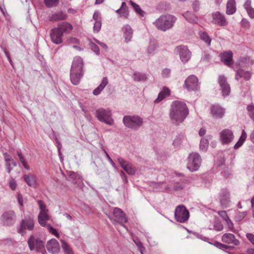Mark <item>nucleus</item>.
Listing matches in <instances>:
<instances>
[{
	"instance_id": "obj_1",
	"label": "nucleus",
	"mask_w": 254,
	"mask_h": 254,
	"mask_svg": "<svg viewBox=\"0 0 254 254\" xmlns=\"http://www.w3.org/2000/svg\"><path fill=\"white\" fill-rule=\"evenodd\" d=\"M188 114L189 109L185 103L178 100L172 103L169 117L173 124L178 125L183 123Z\"/></svg>"
},
{
	"instance_id": "obj_2",
	"label": "nucleus",
	"mask_w": 254,
	"mask_h": 254,
	"mask_svg": "<svg viewBox=\"0 0 254 254\" xmlns=\"http://www.w3.org/2000/svg\"><path fill=\"white\" fill-rule=\"evenodd\" d=\"M83 62L81 57L77 56L73 59L70 68V78L74 85L78 84L83 76Z\"/></svg>"
},
{
	"instance_id": "obj_3",
	"label": "nucleus",
	"mask_w": 254,
	"mask_h": 254,
	"mask_svg": "<svg viewBox=\"0 0 254 254\" xmlns=\"http://www.w3.org/2000/svg\"><path fill=\"white\" fill-rule=\"evenodd\" d=\"M177 20V17L172 14L161 15L153 23L155 27L159 30L166 31L171 29Z\"/></svg>"
},
{
	"instance_id": "obj_4",
	"label": "nucleus",
	"mask_w": 254,
	"mask_h": 254,
	"mask_svg": "<svg viewBox=\"0 0 254 254\" xmlns=\"http://www.w3.org/2000/svg\"><path fill=\"white\" fill-rule=\"evenodd\" d=\"M124 125L127 128L137 130L143 124V120L138 116H125L123 120Z\"/></svg>"
},
{
	"instance_id": "obj_5",
	"label": "nucleus",
	"mask_w": 254,
	"mask_h": 254,
	"mask_svg": "<svg viewBox=\"0 0 254 254\" xmlns=\"http://www.w3.org/2000/svg\"><path fill=\"white\" fill-rule=\"evenodd\" d=\"M27 243L31 251L36 250L37 252H40L44 254L46 253L44 248V242L40 238L31 236Z\"/></svg>"
},
{
	"instance_id": "obj_6",
	"label": "nucleus",
	"mask_w": 254,
	"mask_h": 254,
	"mask_svg": "<svg viewBox=\"0 0 254 254\" xmlns=\"http://www.w3.org/2000/svg\"><path fill=\"white\" fill-rule=\"evenodd\" d=\"M174 215L177 221L184 223L188 220L190 217V213L185 206L180 205L176 207Z\"/></svg>"
},
{
	"instance_id": "obj_7",
	"label": "nucleus",
	"mask_w": 254,
	"mask_h": 254,
	"mask_svg": "<svg viewBox=\"0 0 254 254\" xmlns=\"http://www.w3.org/2000/svg\"><path fill=\"white\" fill-rule=\"evenodd\" d=\"M111 113L109 109L100 108L95 112V116L101 122L110 125L113 124V120L111 118Z\"/></svg>"
},
{
	"instance_id": "obj_8",
	"label": "nucleus",
	"mask_w": 254,
	"mask_h": 254,
	"mask_svg": "<svg viewBox=\"0 0 254 254\" xmlns=\"http://www.w3.org/2000/svg\"><path fill=\"white\" fill-rule=\"evenodd\" d=\"M201 163V159L198 153H190L188 157L187 168L190 171H196L199 168Z\"/></svg>"
},
{
	"instance_id": "obj_9",
	"label": "nucleus",
	"mask_w": 254,
	"mask_h": 254,
	"mask_svg": "<svg viewBox=\"0 0 254 254\" xmlns=\"http://www.w3.org/2000/svg\"><path fill=\"white\" fill-rule=\"evenodd\" d=\"M38 203L40 209V212L38 217V222L43 227L47 226L46 222L49 220L48 209H47L46 206L42 200H38Z\"/></svg>"
},
{
	"instance_id": "obj_10",
	"label": "nucleus",
	"mask_w": 254,
	"mask_h": 254,
	"mask_svg": "<svg viewBox=\"0 0 254 254\" xmlns=\"http://www.w3.org/2000/svg\"><path fill=\"white\" fill-rule=\"evenodd\" d=\"M211 23L220 27H224L228 24L225 15L219 11H215L212 13Z\"/></svg>"
},
{
	"instance_id": "obj_11",
	"label": "nucleus",
	"mask_w": 254,
	"mask_h": 254,
	"mask_svg": "<svg viewBox=\"0 0 254 254\" xmlns=\"http://www.w3.org/2000/svg\"><path fill=\"white\" fill-rule=\"evenodd\" d=\"M184 86L189 91H195L198 89V80L196 76L191 75L185 80Z\"/></svg>"
},
{
	"instance_id": "obj_12",
	"label": "nucleus",
	"mask_w": 254,
	"mask_h": 254,
	"mask_svg": "<svg viewBox=\"0 0 254 254\" xmlns=\"http://www.w3.org/2000/svg\"><path fill=\"white\" fill-rule=\"evenodd\" d=\"M34 227V223L32 219H25L21 220L19 227L18 229V233L21 235L25 234V230L32 231Z\"/></svg>"
},
{
	"instance_id": "obj_13",
	"label": "nucleus",
	"mask_w": 254,
	"mask_h": 254,
	"mask_svg": "<svg viewBox=\"0 0 254 254\" xmlns=\"http://www.w3.org/2000/svg\"><path fill=\"white\" fill-rule=\"evenodd\" d=\"M176 51L179 54L180 59L183 63H187L191 58V53L186 46H177Z\"/></svg>"
},
{
	"instance_id": "obj_14",
	"label": "nucleus",
	"mask_w": 254,
	"mask_h": 254,
	"mask_svg": "<svg viewBox=\"0 0 254 254\" xmlns=\"http://www.w3.org/2000/svg\"><path fill=\"white\" fill-rule=\"evenodd\" d=\"M218 83L221 88L222 95L223 96L229 95L231 89L226 77L224 75H220L218 78Z\"/></svg>"
},
{
	"instance_id": "obj_15",
	"label": "nucleus",
	"mask_w": 254,
	"mask_h": 254,
	"mask_svg": "<svg viewBox=\"0 0 254 254\" xmlns=\"http://www.w3.org/2000/svg\"><path fill=\"white\" fill-rule=\"evenodd\" d=\"M15 214L14 211L9 210L4 213L1 216V220L4 225H12L15 222Z\"/></svg>"
},
{
	"instance_id": "obj_16",
	"label": "nucleus",
	"mask_w": 254,
	"mask_h": 254,
	"mask_svg": "<svg viewBox=\"0 0 254 254\" xmlns=\"http://www.w3.org/2000/svg\"><path fill=\"white\" fill-rule=\"evenodd\" d=\"M230 192L226 189H223L219 193V201L221 205L225 208L227 207L230 202Z\"/></svg>"
},
{
	"instance_id": "obj_17",
	"label": "nucleus",
	"mask_w": 254,
	"mask_h": 254,
	"mask_svg": "<svg viewBox=\"0 0 254 254\" xmlns=\"http://www.w3.org/2000/svg\"><path fill=\"white\" fill-rule=\"evenodd\" d=\"M50 35L52 42L57 45L62 43L64 35L57 27L51 30Z\"/></svg>"
},
{
	"instance_id": "obj_18",
	"label": "nucleus",
	"mask_w": 254,
	"mask_h": 254,
	"mask_svg": "<svg viewBox=\"0 0 254 254\" xmlns=\"http://www.w3.org/2000/svg\"><path fill=\"white\" fill-rule=\"evenodd\" d=\"M210 114L214 119H221L225 114V109L219 105H213L210 109Z\"/></svg>"
},
{
	"instance_id": "obj_19",
	"label": "nucleus",
	"mask_w": 254,
	"mask_h": 254,
	"mask_svg": "<svg viewBox=\"0 0 254 254\" xmlns=\"http://www.w3.org/2000/svg\"><path fill=\"white\" fill-rule=\"evenodd\" d=\"M233 138V133L229 129H225L220 132V139L223 144L230 143Z\"/></svg>"
},
{
	"instance_id": "obj_20",
	"label": "nucleus",
	"mask_w": 254,
	"mask_h": 254,
	"mask_svg": "<svg viewBox=\"0 0 254 254\" xmlns=\"http://www.w3.org/2000/svg\"><path fill=\"white\" fill-rule=\"evenodd\" d=\"M113 215L116 218V220L121 225H124L127 222V219L126 214L121 209L118 207L114 208Z\"/></svg>"
},
{
	"instance_id": "obj_21",
	"label": "nucleus",
	"mask_w": 254,
	"mask_h": 254,
	"mask_svg": "<svg viewBox=\"0 0 254 254\" xmlns=\"http://www.w3.org/2000/svg\"><path fill=\"white\" fill-rule=\"evenodd\" d=\"M46 248L48 251L52 254H57L60 252V246L58 242L55 239L48 241Z\"/></svg>"
},
{
	"instance_id": "obj_22",
	"label": "nucleus",
	"mask_w": 254,
	"mask_h": 254,
	"mask_svg": "<svg viewBox=\"0 0 254 254\" xmlns=\"http://www.w3.org/2000/svg\"><path fill=\"white\" fill-rule=\"evenodd\" d=\"M221 240L223 242L228 244H233L235 246H238L240 245V241L236 239L234 235L231 233H225L221 237Z\"/></svg>"
},
{
	"instance_id": "obj_23",
	"label": "nucleus",
	"mask_w": 254,
	"mask_h": 254,
	"mask_svg": "<svg viewBox=\"0 0 254 254\" xmlns=\"http://www.w3.org/2000/svg\"><path fill=\"white\" fill-rule=\"evenodd\" d=\"M57 28L61 31L63 35L70 33L73 29L72 25L67 22H62L59 23Z\"/></svg>"
},
{
	"instance_id": "obj_24",
	"label": "nucleus",
	"mask_w": 254,
	"mask_h": 254,
	"mask_svg": "<svg viewBox=\"0 0 254 254\" xmlns=\"http://www.w3.org/2000/svg\"><path fill=\"white\" fill-rule=\"evenodd\" d=\"M233 53L231 51L225 52L221 54V60L225 64L230 66L232 64Z\"/></svg>"
},
{
	"instance_id": "obj_25",
	"label": "nucleus",
	"mask_w": 254,
	"mask_h": 254,
	"mask_svg": "<svg viewBox=\"0 0 254 254\" xmlns=\"http://www.w3.org/2000/svg\"><path fill=\"white\" fill-rule=\"evenodd\" d=\"M116 12L120 16L127 19L129 15V11L127 6L125 2H123L121 7L116 10Z\"/></svg>"
},
{
	"instance_id": "obj_26",
	"label": "nucleus",
	"mask_w": 254,
	"mask_h": 254,
	"mask_svg": "<svg viewBox=\"0 0 254 254\" xmlns=\"http://www.w3.org/2000/svg\"><path fill=\"white\" fill-rule=\"evenodd\" d=\"M122 31L126 42L130 41L133 34V30L131 27L129 25L127 24L123 27Z\"/></svg>"
},
{
	"instance_id": "obj_27",
	"label": "nucleus",
	"mask_w": 254,
	"mask_h": 254,
	"mask_svg": "<svg viewBox=\"0 0 254 254\" xmlns=\"http://www.w3.org/2000/svg\"><path fill=\"white\" fill-rule=\"evenodd\" d=\"M67 18V15L61 11L52 14L50 17V20L51 21H57L65 20Z\"/></svg>"
},
{
	"instance_id": "obj_28",
	"label": "nucleus",
	"mask_w": 254,
	"mask_h": 254,
	"mask_svg": "<svg viewBox=\"0 0 254 254\" xmlns=\"http://www.w3.org/2000/svg\"><path fill=\"white\" fill-rule=\"evenodd\" d=\"M236 11V4L235 0H228L226 4V13L228 15L233 14Z\"/></svg>"
},
{
	"instance_id": "obj_29",
	"label": "nucleus",
	"mask_w": 254,
	"mask_h": 254,
	"mask_svg": "<svg viewBox=\"0 0 254 254\" xmlns=\"http://www.w3.org/2000/svg\"><path fill=\"white\" fill-rule=\"evenodd\" d=\"M170 94V90L166 87H164L162 91L159 93L157 99L154 101V103H159L160 102L162 101L165 97L169 96Z\"/></svg>"
},
{
	"instance_id": "obj_30",
	"label": "nucleus",
	"mask_w": 254,
	"mask_h": 254,
	"mask_svg": "<svg viewBox=\"0 0 254 254\" xmlns=\"http://www.w3.org/2000/svg\"><path fill=\"white\" fill-rule=\"evenodd\" d=\"M108 84V78L107 77H103L100 84L93 90V94L94 95H99Z\"/></svg>"
},
{
	"instance_id": "obj_31",
	"label": "nucleus",
	"mask_w": 254,
	"mask_h": 254,
	"mask_svg": "<svg viewBox=\"0 0 254 254\" xmlns=\"http://www.w3.org/2000/svg\"><path fill=\"white\" fill-rule=\"evenodd\" d=\"M24 180L28 186L35 188L36 186V180L34 175L31 174L30 175H24Z\"/></svg>"
},
{
	"instance_id": "obj_32",
	"label": "nucleus",
	"mask_w": 254,
	"mask_h": 254,
	"mask_svg": "<svg viewBox=\"0 0 254 254\" xmlns=\"http://www.w3.org/2000/svg\"><path fill=\"white\" fill-rule=\"evenodd\" d=\"M251 77V74L250 72L245 71L243 69H239L236 75V79L238 80L240 78H244L245 80H248Z\"/></svg>"
},
{
	"instance_id": "obj_33",
	"label": "nucleus",
	"mask_w": 254,
	"mask_h": 254,
	"mask_svg": "<svg viewBox=\"0 0 254 254\" xmlns=\"http://www.w3.org/2000/svg\"><path fill=\"white\" fill-rule=\"evenodd\" d=\"M184 18L190 23H196L198 21V18L193 13L187 11L182 14Z\"/></svg>"
},
{
	"instance_id": "obj_34",
	"label": "nucleus",
	"mask_w": 254,
	"mask_h": 254,
	"mask_svg": "<svg viewBox=\"0 0 254 254\" xmlns=\"http://www.w3.org/2000/svg\"><path fill=\"white\" fill-rule=\"evenodd\" d=\"M247 137V133L244 130H242L241 135L238 142L234 145V148L236 149L242 145Z\"/></svg>"
},
{
	"instance_id": "obj_35",
	"label": "nucleus",
	"mask_w": 254,
	"mask_h": 254,
	"mask_svg": "<svg viewBox=\"0 0 254 254\" xmlns=\"http://www.w3.org/2000/svg\"><path fill=\"white\" fill-rule=\"evenodd\" d=\"M132 77L135 81H144L147 78L145 74L137 72L133 73Z\"/></svg>"
},
{
	"instance_id": "obj_36",
	"label": "nucleus",
	"mask_w": 254,
	"mask_h": 254,
	"mask_svg": "<svg viewBox=\"0 0 254 254\" xmlns=\"http://www.w3.org/2000/svg\"><path fill=\"white\" fill-rule=\"evenodd\" d=\"M17 155L19 158V161L22 164L23 167L27 170H30L29 166L27 165V162L23 155H22L21 152L20 151H17Z\"/></svg>"
},
{
	"instance_id": "obj_37",
	"label": "nucleus",
	"mask_w": 254,
	"mask_h": 254,
	"mask_svg": "<svg viewBox=\"0 0 254 254\" xmlns=\"http://www.w3.org/2000/svg\"><path fill=\"white\" fill-rule=\"evenodd\" d=\"M62 247L65 254H74L69 246L64 240H61Z\"/></svg>"
},
{
	"instance_id": "obj_38",
	"label": "nucleus",
	"mask_w": 254,
	"mask_h": 254,
	"mask_svg": "<svg viewBox=\"0 0 254 254\" xmlns=\"http://www.w3.org/2000/svg\"><path fill=\"white\" fill-rule=\"evenodd\" d=\"M123 169L129 175H134L136 171L135 168L133 167L132 164L130 163L123 168Z\"/></svg>"
},
{
	"instance_id": "obj_39",
	"label": "nucleus",
	"mask_w": 254,
	"mask_h": 254,
	"mask_svg": "<svg viewBox=\"0 0 254 254\" xmlns=\"http://www.w3.org/2000/svg\"><path fill=\"white\" fill-rule=\"evenodd\" d=\"M200 37L202 40L205 42L208 46H210L211 42V39L208 35L205 32L200 33Z\"/></svg>"
},
{
	"instance_id": "obj_40",
	"label": "nucleus",
	"mask_w": 254,
	"mask_h": 254,
	"mask_svg": "<svg viewBox=\"0 0 254 254\" xmlns=\"http://www.w3.org/2000/svg\"><path fill=\"white\" fill-rule=\"evenodd\" d=\"M130 4L133 7L135 12L139 14L140 16H143L144 15V11L141 9L140 6L136 3H134L131 0L129 1Z\"/></svg>"
},
{
	"instance_id": "obj_41",
	"label": "nucleus",
	"mask_w": 254,
	"mask_h": 254,
	"mask_svg": "<svg viewBox=\"0 0 254 254\" xmlns=\"http://www.w3.org/2000/svg\"><path fill=\"white\" fill-rule=\"evenodd\" d=\"M3 155L5 163L11 162V164L13 167H16L17 166L16 163L11 158L9 154H8L7 152H4L3 153Z\"/></svg>"
},
{
	"instance_id": "obj_42",
	"label": "nucleus",
	"mask_w": 254,
	"mask_h": 254,
	"mask_svg": "<svg viewBox=\"0 0 254 254\" xmlns=\"http://www.w3.org/2000/svg\"><path fill=\"white\" fill-rule=\"evenodd\" d=\"M208 141L207 139L203 138L200 142V149L202 151H205L208 146Z\"/></svg>"
},
{
	"instance_id": "obj_43",
	"label": "nucleus",
	"mask_w": 254,
	"mask_h": 254,
	"mask_svg": "<svg viewBox=\"0 0 254 254\" xmlns=\"http://www.w3.org/2000/svg\"><path fill=\"white\" fill-rule=\"evenodd\" d=\"M69 178L72 179L75 183L82 179L81 176L75 172H70L69 175Z\"/></svg>"
},
{
	"instance_id": "obj_44",
	"label": "nucleus",
	"mask_w": 254,
	"mask_h": 254,
	"mask_svg": "<svg viewBox=\"0 0 254 254\" xmlns=\"http://www.w3.org/2000/svg\"><path fill=\"white\" fill-rule=\"evenodd\" d=\"M247 110L249 117L254 122V105L253 104L248 105Z\"/></svg>"
},
{
	"instance_id": "obj_45",
	"label": "nucleus",
	"mask_w": 254,
	"mask_h": 254,
	"mask_svg": "<svg viewBox=\"0 0 254 254\" xmlns=\"http://www.w3.org/2000/svg\"><path fill=\"white\" fill-rule=\"evenodd\" d=\"M46 6L49 8L56 6L58 3L59 0H44Z\"/></svg>"
},
{
	"instance_id": "obj_46",
	"label": "nucleus",
	"mask_w": 254,
	"mask_h": 254,
	"mask_svg": "<svg viewBox=\"0 0 254 254\" xmlns=\"http://www.w3.org/2000/svg\"><path fill=\"white\" fill-rule=\"evenodd\" d=\"M156 49V45L154 43H151L147 49V53L149 55H153Z\"/></svg>"
},
{
	"instance_id": "obj_47",
	"label": "nucleus",
	"mask_w": 254,
	"mask_h": 254,
	"mask_svg": "<svg viewBox=\"0 0 254 254\" xmlns=\"http://www.w3.org/2000/svg\"><path fill=\"white\" fill-rule=\"evenodd\" d=\"M223 229V224L219 221H215L213 225V229L217 231H221Z\"/></svg>"
},
{
	"instance_id": "obj_48",
	"label": "nucleus",
	"mask_w": 254,
	"mask_h": 254,
	"mask_svg": "<svg viewBox=\"0 0 254 254\" xmlns=\"http://www.w3.org/2000/svg\"><path fill=\"white\" fill-rule=\"evenodd\" d=\"M102 25L101 20H98L97 21H95L94 27H93V31L95 33H98L101 29Z\"/></svg>"
},
{
	"instance_id": "obj_49",
	"label": "nucleus",
	"mask_w": 254,
	"mask_h": 254,
	"mask_svg": "<svg viewBox=\"0 0 254 254\" xmlns=\"http://www.w3.org/2000/svg\"><path fill=\"white\" fill-rule=\"evenodd\" d=\"M47 227L50 233L55 235L57 238H59V234L55 228H53L50 225H48Z\"/></svg>"
},
{
	"instance_id": "obj_50",
	"label": "nucleus",
	"mask_w": 254,
	"mask_h": 254,
	"mask_svg": "<svg viewBox=\"0 0 254 254\" xmlns=\"http://www.w3.org/2000/svg\"><path fill=\"white\" fill-rule=\"evenodd\" d=\"M118 162L123 169L129 163V162L125 160L122 157H119L118 158Z\"/></svg>"
},
{
	"instance_id": "obj_51",
	"label": "nucleus",
	"mask_w": 254,
	"mask_h": 254,
	"mask_svg": "<svg viewBox=\"0 0 254 254\" xmlns=\"http://www.w3.org/2000/svg\"><path fill=\"white\" fill-rule=\"evenodd\" d=\"M225 222L226 223L228 229L232 232H235V230L234 227L233 223L232 222L230 219L229 218L227 219L225 221Z\"/></svg>"
},
{
	"instance_id": "obj_52",
	"label": "nucleus",
	"mask_w": 254,
	"mask_h": 254,
	"mask_svg": "<svg viewBox=\"0 0 254 254\" xmlns=\"http://www.w3.org/2000/svg\"><path fill=\"white\" fill-rule=\"evenodd\" d=\"M214 246L216 247L217 248L221 249V250H224V249H228L230 248V246L220 243L219 242H215L214 244Z\"/></svg>"
},
{
	"instance_id": "obj_53",
	"label": "nucleus",
	"mask_w": 254,
	"mask_h": 254,
	"mask_svg": "<svg viewBox=\"0 0 254 254\" xmlns=\"http://www.w3.org/2000/svg\"><path fill=\"white\" fill-rule=\"evenodd\" d=\"M9 186L10 189L14 190L16 189L17 187V184L15 180L13 178H11L9 181Z\"/></svg>"
},
{
	"instance_id": "obj_54",
	"label": "nucleus",
	"mask_w": 254,
	"mask_h": 254,
	"mask_svg": "<svg viewBox=\"0 0 254 254\" xmlns=\"http://www.w3.org/2000/svg\"><path fill=\"white\" fill-rule=\"evenodd\" d=\"M90 48L91 50L95 52L97 55H99L100 53V49L99 47L94 43H92L90 44Z\"/></svg>"
},
{
	"instance_id": "obj_55",
	"label": "nucleus",
	"mask_w": 254,
	"mask_h": 254,
	"mask_svg": "<svg viewBox=\"0 0 254 254\" xmlns=\"http://www.w3.org/2000/svg\"><path fill=\"white\" fill-rule=\"evenodd\" d=\"M218 214L219 216L222 217V218L223 219L224 221H226L227 219H229V217H228L227 213L226 211H220L218 212Z\"/></svg>"
},
{
	"instance_id": "obj_56",
	"label": "nucleus",
	"mask_w": 254,
	"mask_h": 254,
	"mask_svg": "<svg viewBox=\"0 0 254 254\" xmlns=\"http://www.w3.org/2000/svg\"><path fill=\"white\" fill-rule=\"evenodd\" d=\"M193 10L195 11H197L199 9L200 2L197 0H195L192 4Z\"/></svg>"
},
{
	"instance_id": "obj_57",
	"label": "nucleus",
	"mask_w": 254,
	"mask_h": 254,
	"mask_svg": "<svg viewBox=\"0 0 254 254\" xmlns=\"http://www.w3.org/2000/svg\"><path fill=\"white\" fill-rule=\"evenodd\" d=\"M171 70L169 68H165L162 70V75L163 77L167 78L170 76Z\"/></svg>"
},
{
	"instance_id": "obj_58",
	"label": "nucleus",
	"mask_w": 254,
	"mask_h": 254,
	"mask_svg": "<svg viewBox=\"0 0 254 254\" xmlns=\"http://www.w3.org/2000/svg\"><path fill=\"white\" fill-rule=\"evenodd\" d=\"M5 169H6V171L8 173H10L11 172V171H12V170L13 169V165L11 164V162H7V163H5Z\"/></svg>"
},
{
	"instance_id": "obj_59",
	"label": "nucleus",
	"mask_w": 254,
	"mask_h": 254,
	"mask_svg": "<svg viewBox=\"0 0 254 254\" xmlns=\"http://www.w3.org/2000/svg\"><path fill=\"white\" fill-rule=\"evenodd\" d=\"M246 237L248 240L254 246V235L252 233H247Z\"/></svg>"
},
{
	"instance_id": "obj_60",
	"label": "nucleus",
	"mask_w": 254,
	"mask_h": 254,
	"mask_svg": "<svg viewBox=\"0 0 254 254\" xmlns=\"http://www.w3.org/2000/svg\"><path fill=\"white\" fill-rule=\"evenodd\" d=\"M136 246L137 247L138 250L140 252V253L143 254V251L145 249V248L143 247L142 243L140 241H138Z\"/></svg>"
},
{
	"instance_id": "obj_61",
	"label": "nucleus",
	"mask_w": 254,
	"mask_h": 254,
	"mask_svg": "<svg viewBox=\"0 0 254 254\" xmlns=\"http://www.w3.org/2000/svg\"><path fill=\"white\" fill-rule=\"evenodd\" d=\"M252 1L251 0H247L244 4V8L247 10L252 7L251 6Z\"/></svg>"
},
{
	"instance_id": "obj_62",
	"label": "nucleus",
	"mask_w": 254,
	"mask_h": 254,
	"mask_svg": "<svg viewBox=\"0 0 254 254\" xmlns=\"http://www.w3.org/2000/svg\"><path fill=\"white\" fill-rule=\"evenodd\" d=\"M210 59H211V56L206 53H204L203 56L201 58V60L203 61H205V62L209 61L210 60Z\"/></svg>"
},
{
	"instance_id": "obj_63",
	"label": "nucleus",
	"mask_w": 254,
	"mask_h": 254,
	"mask_svg": "<svg viewBox=\"0 0 254 254\" xmlns=\"http://www.w3.org/2000/svg\"><path fill=\"white\" fill-rule=\"evenodd\" d=\"M93 19L95 20V21L101 20V18L100 17V13L98 11H96L94 13L93 15Z\"/></svg>"
},
{
	"instance_id": "obj_64",
	"label": "nucleus",
	"mask_w": 254,
	"mask_h": 254,
	"mask_svg": "<svg viewBox=\"0 0 254 254\" xmlns=\"http://www.w3.org/2000/svg\"><path fill=\"white\" fill-rule=\"evenodd\" d=\"M249 16L252 18H254V8L252 7L250 9L246 10Z\"/></svg>"
}]
</instances>
